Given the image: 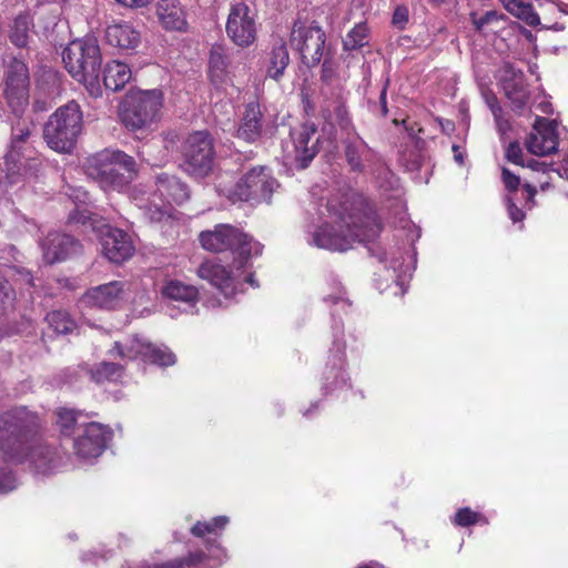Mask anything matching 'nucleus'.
I'll return each instance as SVG.
<instances>
[{
    "instance_id": "1",
    "label": "nucleus",
    "mask_w": 568,
    "mask_h": 568,
    "mask_svg": "<svg viewBox=\"0 0 568 568\" xmlns=\"http://www.w3.org/2000/svg\"><path fill=\"white\" fill-rule=\"evenodd\" d=\"M200 242L206 251H231L239 255L236 272L216 260L205 261L197 270L199 276L214 286L226 300L242 293L244 283L252 287L258 286L253 274L245 270L248 257L262 253L263 246L258 242L230 224H220L212 231L201 232Z\"/></svg>"
},
{
    "instance_id": "2",
    "label": "nucleus",
    "mask_w": 568,
    "mask_h": 568,
    "mask_svg": "<svg viewBox=\"0 0 568 568\" xmlns=\"http://www.w3.org/2000/svg\"><path fill=\"white\" fill-rule=\"evenodd\" d=\"M321 224L307 231V243L318 248L344 252L353 243L368 244L382 231L381 220L372 210L348 206V202L327 200L317 211Z\"/></svg>"
},
{
    "instance_id": "3",
    "label": "nucleus",
    "mask_w": 568,
    "mask_h": 568,
    "mask_svg": "<svg viewBox=\"0 0 568 568\" xmlns=\"http://www.w3.org/2000/svg\"><path fill=\"white\" fill-rule=\"evenodd\" d=\"M39 416L26 407H18L0 415V450L7 460L28 462L38 475L58 470L64 455L53 446L36 438Z\"/></svg>"
},
{
    "instance_id": "4",
    "label": "nucleus",
    "mask_w": 568,
    "mask_h": 568,
    "mask_svg": "<svg viewBox=\"0 0 568 568\" xmlns=\"http://www.w3.org/2000/svg\"><path fill=\"white\" fill-rule=\"evenodd\" d=\"M342 143L344 159L351 172L366 173L369 171L381 190L385 193L390 192L389 197L399 200L402 195L399 180L379 161L376 153L358 134H348Z\"/></svg>"
},
{
    "instance_id": "5",
    "label": "nucleus",
    "mask_w": 568,
    "mask_h": 568,
    "mask_svg": "<svg viewBox=\"0 0 568 568\" xmlns=\"http://www.w3.org/2000/svg\"><path fill=\"white\" fill-rule=\"evenodd\" d=\"M101 60L100 47L93 37L73 40L62 51V61L67 71L77 81L83 83L93 97L101 93L99 85Z\"/></svg>"
},
{
    "instance_id": "6",
    "label": "nucleus",
    "mask_w": 568,
    "mask_h": 568,
    "mask_svg": "<svg viewBox=\"0 0 568 568\" xmlns=\"http://www.w3.org/2000/svg\"><path fill=\"white\" fill-rule=\"evenodd\" d=\"M132 156L120 150H103L89 160L87 173L104 191H122L133 180L136 169Z\"/></svg>"
},
{
    "instance_id": "7",
    "label": "nucleus",
    "mask_w": 568,
    "mask_h": 568,
    "mask_svg": "<svg viewBox=\"0 0 568 568\" xmlns=\"http://www.w3.org/2000/svg\"><path fill=\"white\" fill-rule=\"evenodd\" d=\"M82 130V110L78 102L69 101L49 116L43 128V138L53 151L71 153Z\"/></svg>"
},
{
    "instance_id": "8",
    "label": "nucleus",
    "mask_w": 568,
    "mask_h": 568,
    "mask_svg": "<svg viewBox=\"0 0 568 568\" xmlns=\"http://www.w3.org/2000/svg\"><path fill=\"white\" fill-rule=\"evenodd\" d=\"M163 97L160 90L131 92L120 108V119L131 131L150 128L160 119Z\"/></svg>"
},
{
    "instance_id": "9",
    "label": "nucleus",
    "mask_w": 568,
    "mask_h": 568,
    "mask_svg": "<svg viewBox=\"0 0 568 568\" xmlns=\"http://www.w3.org/2000/svg\"><path fill=\"white\" fill-rule=\"evenodd\" d=\"M336 312L332 313L333 343L329 348L328 359L322 372V392L331 394L347 385L349 381L346 366V344L344 342L343 323L337 321Z\"/></svg>"
},
{
    "instance_id": "10",
    "label": "nucleus",
    "mask_w": 568,
    "mask_h": 568,
    "mask_svg": "<svg viewBox=\"0 0 568 568\" xmlns=\"http://www.w3.org/2000/svg\"><path fill=\"white\" fill-rule=\"evenodd\" d=\"M291 44L300 52L302 62L314 68L322 61L326 51V34L315 21H295L291 32Z\"/></svg>"
},
{
    "instance_id": "11",
    "label": "nucleus",
    "mask_w": 568,
    "mask_h": 568,
    "mask_svg": "<svg viewBox=\"0 0 568 568\" xmlns=\"http://www.w3.org/2000/svg\"><path fill=\"white\" fill-rule=\"evenodd\" d=\"M109 353L121 359H141L159 366H170L176 362L174 353L166 346L152 344L138 334L130 336L124 342H115Z\"/></svg>"
},
{
    "instance_id": "12",
    "label": "nucleus",
    "mask_w": 568,
    "mask_h": 568,
    "mask_svg": "<svg viewBox=\"0 0 568 568\" xmlns=\"http://www.w3.org/2000/svg\"><path fill=\"white\" fill-rule=\"evenodd\" d=\"M278 186L267 166L252 168L232 189L226 196L233 203L237 201L267 202Z\"/></svg>"
},
{
    "instance_id": "13",
    "label": "nucleus",
    "mask_w": 568,
    "mask_h": 568,
    "mask_svg": "<svg viewBox=\"0 0 568 568\" xmlns=\"http://www.w3.org/2000/svg\"><path fill=\"white\" fill-rule=\"evenodd\" d=\"M183 169L194 176H205L213 168L214 146L213 139L206 131L191 133L183 143Z\"/></svg>"
},
{
    "instance_id": "14",
    "label": "nucleus",
    "mask_w": 568,
    "mask_h": 568,
    "mask_svg": "<svg viewBox=\"0 0 568 568\" xmlns=\"http://www.w3.org/2000/svg\"><path fill=\"white\" fill-rule=\"evenodd\" d=\"M3 94L14 114H20L29 104L30 77L27 64L13 59L7 69Z\"/></svg>"
},
{
    "instance_id": "15",
    "label": "nucleus",
    "mask_w": 568,
    "mask_h": 568,
    "mask_svg": "<svg viewBox=\"0 0 568 568\" xmlns=\"http://www.w3.org/2000/svg\"><path fill=\"white\" fill-rule=\"evenodd\" d=\"M112 434V429L106 425L97 422L85 424L81 434L73 440L75 455L88 462L98 458L105 450Z\"/></svg>"
},
{
    "instance_id": "16",
    "label": "nucleus",
    "mask_w": 568,
    "mask_h": 568,
    "mask_svg": "<svg viewBox=\"0 0 568 568\" xmlns=\"http://www.w3.org/2000/svg\"><path fill=\"white\" fill-rule=\"evenodd\" d=\"M226 33L239 47H248L255 40L256 26L252 9L244 2L231 7Z\"/></svg>"
},
{
    "instance_id": "17",
    "label": "nucleus",
    "mask_w": 568,
    "mask_h": 568,
    "mask_svg": "<svg viewBox=\"0 0 568 568\" xmlns=\"http://www.w3.org/2000/svg\"><path fill=\"white\" fill-rule=\"evenodd\" d=\"M527 150L535 155H548L558 150L557 122L537 116L526 140Z\"/></svg>"
},
{
    "instance_id": "18",
    "label": "nucleus",
    "mask_w": 568,
    "mask_h": 568,
    "mask_svg": "<svg viewBox=\"0 0 568 568\" xmlns=\"http://www.w3.org/2000/svg\"><path fill=\"white\" fill-rule=\"evenodd\" d=\"M40 247L44 261L49 264H54L80 253L82 246L73 236L52 231L40 241Z\"/></svg>"
},
{
    "instance_id": "19",
    "label": "nucleus",
    "mask_w": 568,
    "mask_h": 568,
    "mask_svg": "<svg viewBox=\"0 0 568 568\" xmlns=\"http://www.w3.org/2000/svg\"><path fill=\"white\" fill-rule=\"evenodd\" d=\"M100 244L102 254L112 263H123L134 253L130 235L120 229L105 226L101 231Z\"/></svg>"
},
{
    "instance_id": "20",
    "label": "nucleus",
    "mask_w": 568,
    "mask_h": 568,
    "mask_svg": "<svg viewBox=\"0 0 568 568\" xmlns=\"http://www.w3.org/2000/svg\"><path fill=\"white\" fill-rule=\"evenodd\" d=\"M315 133L316 129L311 124H302L291 131V155L298 169H306L318 152Z\"/></svg>"
},
{
    "instance_id": "21",
    "label": "nucleus",
    "mask_w": 568,
    "mask_h": 568,
    "mask_svg": "<svg viewBox=\"0 0 568 568\" xmlns=\"http://www.w3.org/2000/svg\"><path fill=\"white\" fill-rule=\"evenodd\" d=\"M126 287L125 282L112 281L88 290L82 301L91 307L113 310L123 302Z\"/></svg>"
},
{
    "instance_id": "22",
    "label": "nucleus",
    "mask_w": 568,
    "mask_h": 568,
    "mask_svg": "<svg viewBox=\"0 0 568 568\" xmlns=\"http://www.w3.org/2000/svg\"><path fill=\"white\" fill-rule=\"evenodd\" d=\"M501 87L513 105V110L521 114L529 100V91L523 71L507 65L501 79Z\"/></svg>"
},
{
    "instance_id": "23",
    "label": "nucleus",
    "mask_w": 568,
    "mask_h": 568,
    "mask_svg": "<svg viewBox=\"0 0 568 568\" xmlns=\"http://www.w3.org/2000/svg\"><path fill=\"white\" fill-rule=\"evenodd\" d=\"M155 16L165 31H187V13L179 0H159L155 6Z\"/></svg>"
},
{
    "instance_id": "24",
    "label": "nucleus",
    "mask_w": 568,
    "mask_h": 568,
    "mask_svg": "<svg viewBox=\"0 0 568 568\" xmlns=\"http://www.w3.org/2000/svg\"><path fill=\"white\" fill-rule=\"evenodd\" d=\"M368 251L371 255L376 257L378 262L384 264L386 268L393 270V272L396 274L397 285L403 287V281L400 280V277L410 275V273L415 268L414 262L405 264L403 262V252L399 247L386 251L379 245H372L368 246ZM403 294H405L404 288H402V295Z\"/></svg>"
},
{
    "instance_id": "25",
    "label": "nucleus",
    "mask_w": 568,
    "mask_h": 568,
    "mask_svg": "<svg viewBox=\"0 0 568 568\" xmlns=\"http://www.w3.org/2000/svg\"><path fill=\"white\" fill-rule=\"evenodd\" d=\"M505 9L515 16L516 18L523 20L529 27H538L541 26L539 14L534 10L532 4L527 0H499ZM544 29L554 30V31H562L565 26L559 22L554 23H545L542 24Z\"/></svg>"
},
{
    "instance_id": "26",
    "label": "nucleus",
    "mask_w": 568,
    "mask_h": 568,
    "mask_svg": "<svg viewBox=\"0 0 568 568\" xmlns=\"http://www.w3.org/2000/svg\"><path fill=\"white\" fill-rule=\"evenodd\" d=\"M262 118L260 104L248 103L236 132L237 138L246 142H255L262 133Z\"/></svg>"
},
{
    "instance_id": "27",
    "label": "nucleus",
    "mask_w": 568,
    "mask_h": 568,
    "mask_svg": "<svg viewBox=\"0 0 568 568\" xmlns=\"http://www.w3.org/2000/svg\"><path fill=\"white\" fill-rule=\"evenodd\" d=\"M105 37L112 47L123 50L135 49L140 43V32L129 22L109 26L105 30Z\"/></svg>"
},
{
    "instance_id": "28",
    "label": "nucleus",
    "mask_w": 568,
    "mask_h": 568,
    "mask_svg": "<svg viewBox=\"0 0 568 568\" xmlns=\"http://www.w3.org/2000/svg\"><path fill=\"white\" fill-rule=\"evenodd\" d=\"M156 191L168 203L182 204L190 197L187 185L165 173L156 178Z\"/></svg>"
},
{
    "instance_id": "29",
    "label": "nucleus",
    "mask_w": 568,
    "mask_h": 568,
    "mask_svg": "<svg viewBox=\"0 0 568 568\" xmlns=\"http://www.w3.org/2000/svg\"><path fill=\"white\" fill-rule=\"evenodd\" d=\"M8 215L6 216L4 232L12 239H19L24 235H36L39 231L38 223L19 210L7 207Z\"/></svg>"
},
{
    "instance_id": "30",
    "label": "nucleus",
    "mask_w": 568,
    "mask_h": 568,
    "mask_svg": "<svg viewBox=\"0 0 568 568\" xmlns=\"http://www.w3.org/2000/svg\"><path fill=\"white\" fill-rule=\"evenodd\" d=\"M34 29L33 17L30 11H23L17 14L8 31L11 43L18 48H26L29 43L30 34Z\"/></svg>"
},
{
    "instance_id": "31",
    "label": "nucleus",
    "mask_w": 568,
    "mask_h": 568,
    "mask_svg": "<svg viewBox=\"0 0 568 568\" xmlns=\"http://www.w3.org/2000/svg\"><path fill=\"white\" fill-rule=\"evenodd\" d=\"M36 149L33 146V142L20 143V146L13 154L12 142L9 144V150L6 153V163L8 165V171L12 173L22 174L26 172L27 165H29V161L37 162L36 158Z\"/></svg>"
},
{
    "instance_id": "32",
    "label": "nucleus",
    "mask_w": 568,
    "mask_h": 568,
    "mask_svg": "<svg viewBox=\"0 0 568 568\" xmlns=\"http://www.w3.org/2000/svg\"><path fill=\"white\" fill-rule=\"evenodd\" d=\"M132 72L128 64L113 60L103 69V83L110 91H120L131 80Z\"/></svg>"
},
{
    "instance_id": "33",
    "label": "nucleus",
    "mask_w": 568,
    "mask_h": 568,
    "mask_svg": "<svg viewBox=\"0 0 568 568\" xmlns=\"http://www.w3.org/2000/svg\"><path fill=\"white\" fill-rule=\"evenodd\" d=\"M161 294L164 298L181 302L191 307L197 301L199 292L193 285L178 280H169L162 286Z\"/></svg>"
},
{
    "instance_id": "34",
    "label": "nucleus",
    "mask_w": 568,
    "mask_h": 568,
    "mask_svg": "<svg viewBox=\"0 0 568 568\" xmlns=\"http://www.w3.org/2000/svg\"><path fill=\"white\" fill-rule=\"evenodd\" d=\"M88 418V414L73 408L61 407L57 410V425L64 436L73 435L80 428L83 429L89 423Z\"/></svg>"
},
{
    "instance_id": "35",
    "label": "nucleus",
    "mask_w": 568,
    "mask_h": 568,
    "mask_svg": "<svg viewBox=\"0 0 568 568\" xmlns=\"http://www.w3.org/2000/svg\"><path fill=\"white\" fill-rule=\"evenodd\" d=\"M227 65L229 61L225 49L222 45H213L210 51L209 72L211 81L216 87L226 82L229 77Z\"/></svg>"
},
{
    "instance_id": "36",
    "label": "nucleus",
    "mask_w": 568,
    "mask_h": 568,
    "mask_svg": "<svg viewBox=\"0 0 568 568\" xmlns=\"http://www.w3.org/2000/svg\"><path fill=\"white\" fill-rule=\"evenodd\" d=\"M327 292L323 295V301L328 305H334L337 311L346 312L351 303L346 296V291L341 281L335 275H329L326 278Z\"/></svg>"
},
{
    "instance_id": "37",
    "label": "nucleus",
    "mask_w": 568,
    "mask_h": 568,
    "mask_svg": "<svg viewBox=\"0 0 568 568\" xmlns=\"http://www.w3.org/2000/svg\"><path fill=\"white\" fill-rule=\"evenodd\" d=\"M81 369L85 371L89 378L98 384L116 382L123 374V366L111 362H102L90 369H87V367H82Z\"/></svg>"
},
{
    "instance_id": "38",
    "label": "nucleus",
    "mask_w": 568,
    "mask_h": 568,
    "mask_svg": "<svg viewBox=\"0 0 568 568\" xmlns=\"http://www.w3.org/2000/svg\"><path fill=\"white\" fill-rule=\"evenodd\" d=\"M288 62L290 55L285 43L275 45L270 53L268 65L266 68L267 75L274 80H278L287 68Z\"/></svg>"
},
{
    "instance_id": "39",
    "label": "nucleus",
    "mask_w": 568,
    "mask_h": 568,
    "mask_svg": "<svg viewBox=\"0 0 568 568\" xmlns=\"http://www.w3.org/2000/svg\"><path fill=\"white\" fill-rule=\"evenodd\" d=\"M368 43V28L365 23H357L343 39L346 51L357 50Z\"/></svg>"
},
{
    "instance_id": "40",
    "label": "nucleus",
    "mask_w": 568,
    "mask_h": 568,
    "mask_svg": "<svg viewBox=\"0 0 568 568\" xmlns=\"http://www.w3.org/2000/svg\"><path fill=\"white\" fill-rule=\"evenodd\" d=\"M49 326L58 334H69L75 328V323L64 311H53L47 315Z\"/></svg>"
},
{
    "instance_id": "41",
    "label": "nucleus",
    "mask_w": 568,
    "mask_h": 568,
    "mask_svg": "<svg viewBox=\"0 0 568 568\" xmlns=\"http://www.w3.org/2000/svg\"><path fill=\"white\" fill-rule=\"evenodd\" d=\"M32 128L33 124L27 121H19L12 125L10 142H12L13 153L18 150L21 142H33Z\"/></svg>"
},
{
    "instance_id": "42",
    "label": "nucleus",
    "mask_w": 568,
    "mask_h": 568,
    "mask_svg": "<svg viewBox=\"0 0 568 568\" xmlns=\"http://www.w3.org/2000/svg\"><path fill=\"white\" fill-rule=\"evenodd\" d=\"M204 558V554L202 551L191 552L187 557L183 559H174L161 565H149L142 564L139 568H184L185 566L191 567L199 562H201Z\"/></svg>"
},
{
    "instance_id": "43",
    "label": "nucleus",
    "mask_w": 568,
    "mask_h": 568,
    "mask_svg": "<svg viewBox=\"0 0 568 568\" xmlns=\"http://www.w3.org/2000/svg\"><path fill=\"white\" fill-rule=\"evenodd\" d=\"M480 518L481 516L478 513L465 507L456 513L454 524L460 527H468L479 523Z\"/></svg>"
},
{
    "instance_id": "44",
    "label": "nucleus",
    "mask_w": 568,
    "mask_h": 568,
    "mask_svg": "<svg viewBox=\"0 0 568 568\" xmlns=\"http://www.w3.org/2000/svg\"><path fill=\"white\" fill-rule=\"evenodd\" d=\"M18 486V480L12 471L7 470L6 468L0 469V495L8 494L16 489Z\"/></svg>"
},
{
    "instance_id": "45",
    "label": "nucleus",
    "mask_w": 568,
    "mask_h": 568,
    "mask_svg": "<svg viewBox=\"0 0 568 568\" xmlns=\"http://www.w3.org/2000/svg\"><path fill=\"white\" fill-rule=\"evenodd\" d=\"M501 180H503L507 191L509 192L508 195H511V193L517 192L518 186L520 184V178L517 174L513 173L507 168H503L501 169Z\"/></svg>"
},
{
    "instance_id": "46",
    "label": "nucleus",
    "mask_w": 568,
    "mask_h": 568,
    "mask_svg": "<svg viewBox=\"0 0 568 568\" xmlns=\"http://www.w3.org/2000/svg\"><path fill=\"white\" fill-rule=\"evenodd\" d=\"M506 159L517 165L525 166L523 150L518 142H510L506 149Z\"/></svg>"
},
{
    "instance_id": "47",
    "label": "nucleus",
    "mask_w": 568,
    "mask_h": 568,
    "mask_svg": "<svg viewBox=\"0 0 568 568\" xmlns=\"http://www.w3.org/2000/svg\"><path fill=\"white\" fill-rule=\"evenodd\" d=\"M500 16L496 11H487L480 17H476L475 14L471 16L473 23L476 28V30L481 31L484 28L495 21H498Z\"/></svg>"
},
{
    "instance_id": "48",
    "label": "nucleus",
    "mask_w": 568,
    "mask_h": 568,
    "mask_svg": "<svg viewBox=\"0 0 568 568\" xmlns=\"http://www.w3.org/2000/svg\"><path fill=\"white\" fill-rule=\"evenodd\" d=\"M178 141H179V136L174 132H169L162 138L161 143L163 144V146L165 149V153L162 155V158L160 160L161 162L166 161L169 154L173 153L178 149Z\"/></svg>"
},
{
    "instance_id": "49",
    "label": "nucleus",
    "mask_w": 568,
    "mask_h": 568,
    "mask_svg": "<svg viewBox=\"0 0 568 568\" xmlns=\"http://www.w3.org/2000/svg\"><path fill=\"white\" fill-rule=\"evenodd\" d=\"M506 207L508 212V216L514 223L523 222L525 219V213L521 209H519L515 203L511 195H507L506 199Z\"/></svg>"
},
{
    "instance_id": "50",
    "label": "nucleus",
    "mask_w": 568,
    "mask_h": 568,
    "mask_svg": "<svg viewBox=\"0 0 568 568\" xmlns=\"http://www.w3.org/2000/svg\"><path fill=\"white\" fill-rule=\"evenodd\" d=\"M13 300V291L7 278L0 272V307Z\"/></svg>"
},
{
    "instance_id": "51",
    "label": "nucleus",
    "mask_w": 568,
    "mask_h": 568,
    "mask_svg": "<svg viewBox=\"0 0 568 568\" xmlns=\"http://www.w3.org/2000/svg\"><path fill=\"white\" fill-rule=\"evenodd\" d=\"M496 128L499 134L504 138L511 131V123L507 116H505L504 110L499 114L494 115Z\"/></svg>"
},
{
    "instance_id": "52",
    "label": "nucleus",
    "mask_w": 568,
    "mask_h": 568,
    "mask_svg": "<svg viewBox=\"0 0 568 568\" xmlns=\"http://www.w3.org/2000/svg\"><path fill=\"white\" fill-rule=\"evenodd\" d=\"M145 215L151 222H162L164 219L169 217V210L164 207H149L145 211Z\"/></svg>"
},
{
    "instance_id": "53",
    "label": "nucleus",
    "mask_w": 568,
    "mask_h": 568,
    "mask_svg": "<svg viewBox=\"0 0 568 568\" xmlns=\"http://www.w3.org/2000/svg\"><path fill=\"white\" fill-rule=\"evenodd\" d=\"M91 214L88 210L81 209L77 206L72 212L69 214V223H81L85 224L88 221H90Z\"/></svg>"
},
{
    "instance_id": "54",
    "label": "nucleus",
    "mask_w": 568,
    "mask_h": 568,
    "mask_svg": "<svg viewBox=\"0 0 568 568\" xmlns=\"http://www.w3.org/2000/svg\"><path fill=\"white\" fill-rule=\"evenodd\" d=\"M393 24L403 29L408 22V9L406 7H397L393 13Z\"/></svg>"
},
{
    "instance_id": "55",
    "label": "nucleus",
    "mask_w": 568,
    "mask_h": 568,
    "mask_svg": "<svg viewBox=\"0 0 568 568\" xmlns=\"http://www.w3.org/2000/svg\"><path fill=\"white\" fill-rule=\"evenodd\" d=\"M483 97L485 100V103L491 111L493 115L499 114L500 111H503V108L499 105L497 97L489 90L483 92Z\"/></svg>"
},
{
    "instance_id": "56",
    "label": "nucleus",
    "mask_w": 568,
    "mask_h": 568,
    "mask_svg": "<svg viewBox=\"0 0 568 568\" xmlns=\"http://www.w3.org/2000/svg\"><path fill=\"white\" fill-rule=\"evenodd\" d=\"M389 80L386 79L384 87L379 93V101L378 104H375V106L378 108V112L382 116H386L388 114L387 109V89H388Z\"/></svg>"
},
{
    "instance_id": "57",
    "label": "nucleus",
    "mask_w": 568,
    "mask_h": 568,
    "mask_svg": "<svg viewBox=\"0 0 568 568\" xmlns=\"http://www.w3.org/2000/svg\"><path fill=\"white\" fill-rule=\"evenodd\" d=\"M191 532L196 537H203L205 534L214 532V528L210 521H197Z\"/></svg>"
},
{
    "instance_id": "58",
    "label": "nucleus",
    "mask_w": 568,
    "mask_h": 568,
    "mask_svg": "<svg viewBox=\"0 0 568 568\" xmlns=\"http://www.w3.org/2000/svg\"><path fill=\"white\" fill-rule=\"evenodd\" d=\"M525 166L529 168L530 170H532L535 172H542V173H547L549 171L555 170L552 168V164H548V163H546L544 161H539V160H528L525 163Z\"/></svg>"
},
{
    "instance_id": "59",
    "label": "nucleus",
    "mask_w": 568,
    "mask_h": 568,
    "mask_svg": "<svg viewBox=\"0 0 568 568\" xmlns=\"http://www.w3.org/2000/svg\"><path fill=\"white\" fill-rule=\"evenodd\" d=\"M327 53L324 54L323 57V65H322V79L324 81H328L333 74V69H332V64L331 62L328 61L327 59Z\"/></svg>"
},
{
    "instance_id": "60",
    "label": "nucleus",
    "mask_w": 568,
    "mask_h": 568,
    "mask_svg": "<svg viewBox=\"0 0 568 568\" xmlns=\"http://www.w3.org/2000/svg\"><path fill=\"white\" fill-rule=\"evenodd\" d=\"M125 7L138 9L146 7L152 0H115Z\"/></svg>"
},
{
    "instance_id": "61",
    "label": "nucleus",
    "mask_w": 568,
    "mask_h": 568,
    "mask_svg": "<svg viewBox=\"0 0 568 568\" xmlns=\"http://www.w3.org/2000/svg\"><path fill=\"white\" fill-rule=\"evenodd\" d=\"M212 527L214 528V532L216 529H223L229 524V517L226 516H217L210 521Z\"/></svg>"
},
{
    "instance_id": "62",
    "label": "nucleus",
    "mask_w": 568,
    "mask_h": 568,
    "mask_svg": "<svg viewBox=\"0 0 568 568\" xmlns=\"http://www.w3.org/2000/svg\"><path fill=\"white\" fill-rule=\"evenodd\" d=\"M560 178L568 180V152L565 154L559 169L554 170Z\"/></svg>"
},
{
    "instance_id": "63",
    "label": "nucleus",
    "mask_w": 568,
    "mask_h": 568,
    "mask_svg": "<svg viewBox=\"0 0 568 568\" xmlns=\"http://www.w3.org/2000/svg\"><path fill=\"white\" fill-rule=\"evenodd\" d=\"M524 190L527 193V203L534 204V197L536 195V189L530 184H525Z\"/></svg>"
},
{
    "instance_id": "64",
    "label": "nucleus",
    "mask_w": 568,
    "mask_h": 568,
    "mask_svg": "<svg viewBox=\"0 0 568 568\" xmlns=\"http://www.w3.org/2000/svg\"><path fill=\"white\" fill-rule=\"evenodd\" d=\"M547 10L550 12V13H561V12H565V13H568L567 10L564 9V6H560L558 3H555V2H550L548 6H547Z\"/></svg>"
}]
</instances>
